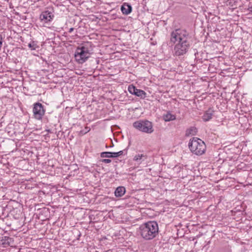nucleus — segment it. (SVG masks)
Masks as SVG:
<instances>
[{
	"instance_id": "f257e3e1",
	"label": "nucleus",
	"mask_w": 252,
	"mask_h": 252,
	"mask_svg": "<svg viewBox=\"0 0 252 252\" xmlns=\"http://www.w3.org/2000/svg\"><path fill=\"white\" fill-rule=\"evenodd\" d=\"M170 41L175 44L174 47V55L177 57L185 55L191 45V39L187 31L177 29L170 33Z\"/></svg>"
},
{
	"instance_id": "f03ea898",
	"label": "nucleus",
	"mask_w": 252,
	"mask_h": 252,
	"mask_svg": "<svg viewBox=\"0 0 252 252\" xmlns=\"http://www.w3.org/2000/svg\"><path fill=\"white\" fill-rule=\"evenodd\" d=\"M140 235L145 240H151L156 238L159 233L158 223L156 221L143 223L139 227Z\"/></svg>"
},
{
	"instance_id": "7ed1b4c3",
	"label": "nucleus",
	"mask_w": 252,
	"mask_h": 252,
	"mask_svg": "<svg viewBox=\"0 0 252 252\" xmlns=\"http://www.w3.org/2000/svg\"><path fill=\"white\" fill-rule=\"evenodd\" d=\"M92 50L91 45L89 43L78 47L74 54L76 62L79 63H85L90 57Z\"/></svg>"
},
{
	"instance_id": "20e7f679",
	"label": "nucleus",
	"mask_w": 252,
	"mask_h": 252,
	"mask_svg": "<svg viewBox=\"0 0 252 252\" xmlns=\"http://www.w3.org/2000/svg\"><path fill=\"white\" fill-rule=\"evenodd\" d=\"M189 148L190 151L197 156H201L206 151V145L203 141L197 138L193 137L189 143Z\"/></svg>"
},
{
	"instance_id": "39448f33",
	"label": "nucleus",
	"mask_w": 252,
	"mask_h": 252,
	"mask_svg": "<svg viewBox=\"0 0 252 252\" xmlns=\"http://www.w3.org/2000/svg\"><path fill=\"white\" fill-rule=\"evenodd\" d=\"M133 126L137 130L147 133L154 131L152 123L148 121H137L133 123Z\"/></svg>"
},
{
	"instance_id": "423d86ee",
	"label": "nucleus",
	"mask_w": 252,
	"mask_h": 252,
	"mask_svg": "<svg viewBox=\"0 0 252 252\" xmlns=\"http://www.w3.org/2000/svg\"><path fill=\"white\" fill-rule=\"evenodd\" d=\"M32 111L34 118L40 120L45 114V109L41 103L36 102L33 104Z\"/></svg>"
},
{
	"instance_id": "0eeeda50",
	"label": "nucleus",
	"mask_w": 252,
	"mask_h": 252,
	"mask_svg": "<svg viewBox=\"0 0 252 252\" xmlns=\"http://www.w3.org/2000/svg\"><path fill=\"white\" fill-rule=\"evenodd\" d=\"M128 92L132 94L140 97L145 98L146 97V93L143 90L137 89L133 85H129L128 87Z\"/></svg>"
},
{
	"instance_id": "6e6552de",
	"label": "nucleus",
	"mask_w": 252,
	"mask_h": 252,
	"mask_svg": "<svg viewBox=\"0 0 252 252\" xmlns=\"http://www.w3.org/2000/svg\"><path fill=\"white\" fill-rule=\"evenodd\" d=\"M54 17V15L51 12L45 11L40 15V19L41 21L45 23L51 21Z\"/></svg>"
},
{
	"instance_id": "1a4fd4ad",
	"label": "nucleus",
	"mask_w": 252,
	"mask_h": 252,
	"mask_svg": "<svg viewBox=\"0 0 252 252\" xmlns=\"http://www.w3.org/2000/svg\"><path fill=\"white\" fill-rule=\"evenodd\" d=\"M214 111L212 108H209L205 111L202 116V119L205 122H207L210 120L214 115Z\"/></svg>"
},
{
	"instance_id": "9d476101",
	"label": "nucleus",
	"mask_w": 252,
	"mask_h": 252,
	"mask_svg": "<svg viewBox=\"0 0 252 252\" xmlns=\"http://www.w3.org/2000/svg\"><path fill=\"white\" fill-rule=\"evenodd\" d=\"M122 13L125 15H128L131 13L132 11V7L131 5L128 3H124L121 7Z\"/></svg>"
},
{
	"instance_id": "9b49d317",
	"label": "nucleus",
	"mask_w": 252,
	"mask_h": 252,
	"mask_svg": "<svg viewBox=\"0 0 252 252\" xmlns=\"http://www.w3.org/2000/svg\"><path fill=\"white\" fill-rule=\"evenodd\" d=\"M147 158V156L143 154L136 155L133 158V160L140 164Z\"/></svg>"
},
{
	"instance_id": "f8f14e48",
	"label": "nucleus",
	"mask_w": 252,
	"mask_h": 252,
	"mask_svg": "<svg viewBox=\"0 0 252 252\" xmlns=\"http://www.w3.org/2000/svg\"><path fill=\"white\" fill-rule=\"evenodd\" d=\"M126 192V189L124 187H118L115 191V195L117 197H122Z\"/></svg>"
},
{
	"instance_id": "ddd939ff",
	"label": "nucleus",
	"mask_w": 252,
	"mask_h": 252,
	"mask_svg": "<svg viewBox=\"0 0 252 252\" xmlns=\"http://www.w3.org/2000/svg\"><path fill=\"white\" fill-rule=\"evenodd\" d=\"M197 132V129L195 127L192 126L187 129L186 131V136L194 135Z\"/></svg>"
},
{
	"instance_id": "4468645a",
	"label": "nucleus",
	"mask_w": 252,
	"mask_h": 252,
	"mask_svg": "<svg viewBox=\"0 0 252 252\" xmlns=\"http://www.w3.org/2000/svg\"><path fill=\"white\" fill-rule=\"evenodd\" d=\"M176 119L175 115L171 114L170 113H168L165 115H163V119L166 122H169L170 121L174 120Z\"/></svg>"
},
{
	"instance_id": "2eb2a0df",
	"label": "nucleus",
	"mask_w": 252,
	"mask_h": 252,
	"mask_svg": "<svg viewBox=\"0 0 252 252\" xmlns=\"http://www.w3.org/2000/svg\"><path fill=\"white\" fill-rule=\"evenodd\" d=\"M28 47L32 50H35L37 48H39V46L37 45V43L35 41H32V42L28 44Z\"/></svg>"
},
{
	"instance_id": "dca6fc26",
	"label": "nucleus",
	"mask_w": 252,
	"mask_h": 252,
	"mask_svg": "<svg viewBox=\"0 0 252 252\" xmlns=\"http://www.w3.org/2000/svg\"><path fill=\"white\" fill-rule=\"evenodd\" d=\"M125 150H122L118 152H111L112 155V158H117L124 154V152Z\"/></svg>"
},
{
	"instance_id": "f3484780",
	"label": "nucleus",
	"mask_w": 252,
	"mask_h": 252,
	"mask_svg": "<svg viewBox=\"0 0 252 252\" xmlns=\"http://www.w3.org/2000/svg\"><path fill=\"white\" fill-rule=\"evenodd\" d=\"M112 156L111 152H103L100 153L101 158H112Z\"/></svg>"
},
{
	"instance_id": "a211bd4d",
	"label": "nucleus",
	"mask_w": 252,
	"mask_h": 252,
	"mask_svg": "<svg viewBox=\"0 0 252 252\" xmlns=\"http://www.w3.org/2000/svg\"><path fill=\"white\" fill-rule=\"evenodd\" d=\"M228 4L231 6H234L235 5V1H233V0H228Z\"/></svg>"
},
{
	"instance_id": "6ab92c4d",
	"label": "nucleus",
	"mask_w": 252,
	"mask_h": 252,
	"mask_svg": "<svg viewBox=\"0 0 252 252\" xmlns=\"http://www.w3.org/2000/svg\"><path fill=\"white\" fill-rule=\"evenodd\" d=\"M101 161L105 163H109L111 162V160L110 159H103L101 160Z\"/></svg>"
},
{
	"instance_id": "aec40b11",
	"label": "nucleus",
	"mask_w": 252,
	"mask_h": 252,
	"mask_svg": "<svg viewBox=\"0 0 252 252\" xmlns=\"http://www.w3.org/2000/svg\"><path fill=\"white\" fill-rule=\"evenodd\" d=\"M90 130V128L89 127H85V131H84L83 130H81L80 131V132L82 134H85L86 133H87L88 132H89V131Z\"/></svg>"
},
{
	"instance_id": "412c9836",
	"label": "nucleus",
	"mask_w": 252,
	"mask_h": 252,
	"mask_svg": "<svg viewBox=\"0 0 252 252\" xmlns=\"http://www.w3.org/2000/svg\"><path fill=\"white\" fill-rule=\"evenodd\" d=\"M73 30H74V28H71L69 29L68 32L70 33L72 32H73Z\"/></svg>"
},
{
	"instance_id": "4be33fe9",
	"label": "nucleus",
	"mask_w": 252,
	"mask_h": 252,
	"mask_svg": "<svg viewBox=\"0 0 252 252\" xmlns=\"http://www.w3.org/2000/svg\"><path fill=\"white\" fill-rule=\"evenodd\" d=\"M77 233L78 236L79 237L81 236V233H80V232L77 231Z\"/></svg>"
},
{
	"instance_id": "5701e85b",
	"label": "nucleus",
	"mask_w": 252,
	"mask_h": 252,
	"mask_svg": "<svg viewBox=\"0 0 252 252\" xmlns=\"http://www.w3.org/2000/svg\"><path fill=\"white\" fill-rule=\"evenodd\" d=\"M197 54V53H194V55H196V54Z\"/></svg>"
}]
</instances>
